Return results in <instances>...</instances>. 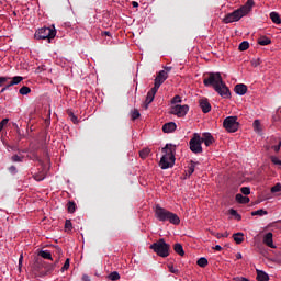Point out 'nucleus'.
<instances>
[{"label":"nucleus","mask_w":281,"mask_h":281,"mask_svg":"<svg viewBox=\"0 0 281 281\" xmlns=\"http://www.w3.org/2000/svg\"><path fill=\"white\" fill-rule=\"evenodd\" d=\"M254 4V0H247L244 5L235 9V11H233L232 13H227L226 16L223 19V22L225 24H229L240 21L241 18L246 16L251 12Z\"/></svg>","instance_id":"f257e3e1"},{"label":"nucleus","mask_w":281,"mask_h":281,"mask_svg":"<svg viewBox=\"0 0 281 281\" xmlns=\"http://www.w3.org/2000/svg\"><path fill=\"white\" fill-rule=\"evenodd\" d=\"M162 154L164 156L159 161V167L162 170L172 168L176 161V146H173L172 144H167L162 148Z\"/></svg>","instance_id":"f03ea898"},{"label":"nucleus","mask_w":281,"mask_h":281,"mask_svg":"<svg viewBox=\"0 0 281 281\" xmlns=\"http://www.w3.org/2000/svg\"><path fill=\"white\" fill-rule=\"evenodd\" d=\"M155 217L159 221V222H169L173 225H179L180 224V217L173 213L168 211L165 207H161V205L157 204L155 206Z\"/></svg>","instance_id":"7ed1b4c3"},{"label":"nucleus","mask_w":281,"mask_h":281,"mask_svg":"<svg viewBox=\"0 0 281 281\" xmlns=\"http://www.w3.org/2000/svg\"><path fill=\"white\" fill-rule=\"evenodd\" d=\"M149 249H151L160 258H167L170 255V245L165 243L164 238L153 243L149 246Z\"/></svg>","instance_id":"20e7f679"},{"label":"nucleus","mask_w":281,"mask_h":281,"mask_svg":"<svg viewBox=\"0 0 281 281\" xmlns=\"http://www.w3.org/2000/svg\"><path fill=\"white\" fill-rule=\"evenodd\" d=\"M223 79L220 72H207L203 76V85L206 87H213L214 90H218Z\"/></svg>","instance_id":"39448f33"},{"label":"nucleus","mask_w":281,"mask_h":281,"mask_svg":"<svg viewBox=\"0 0 281 281\" xmlns=\"http://www.w3.org/2000/svg\"><path fill=\"white\" fill-rule=\"evenodd\" d=\"M35 38H36V41H46L47 40L50 43V40L56 38L55 26L38 29L35 32Z\"/></svg>","instance_id":"423d86ee"},{"label":"nucleus","mask_w":281,"mask_h":281,"mask_svg":"<svg viewBox=\"0 0 281 281\" xmlns=\"http://www.w3.org/2000/svg\"><path fill=\"white\" fill-rule=\"evenodd\" d=\"M202 140H201V135L199 133H194L189 140V149L191 153L198 155L203 153V147H202Z\"/></svg>","instance_id":"0eeeda50"},{"label":"nucleus","mask_w":281,"mask_h":281,"mask_svg":"<svg viewBox=\"0 0 281 281\" xmlns=\"http://www.w3.org/2000/svg\"><path fill=\"white\" fill-rule=\"evenodd\" d=\"M237 116H227L224 120L223 126L226 128V131L235 133L236 131H238L239 127V123L237 122Z\"/></svg>","instance_id":"6e6552de"},{"label":"nucleus","mask_w":281,"mask_h":281,"mask_svg":"<svg viewBox=\"0 0 281 281\" xmlns=\"http://www.w3.org/2000/svg\"><path fill=\"white\" fill-rule=\"evenodd\" d=\"M189 110L190 108L188 104H184V105L177 104L171 108L170 113L173 115H177L178 117H184L188 114Z\"/></svg>","instance_id":"1a4fd4ad"},{"label":"nucleus","mask_w":281,"mask_h":281,"mask_svg":"<svg viewBox=\"0 0 281 281\" xmlns=\"http://www.w3.org/2000/svg\"><path fill=\"white\" fill-rule=\"evenodd\" d=\"M167 78H168V75L165 70L159 71L157 77L155 78V83L153 88L159 91V87L162 86V83L166 81Z\"/></svg>","instance_id":"9d476101"},{"label":"nucleus","mask_w":281,"mask_h":281,"mask_svg":"<svg viewBox=\"0 0 281 281\" xmlns=\"http://www.w3.org/2000/svg\"><path fill=\"white\" fill-rule=\"evenodd\" d=\"M214 91H216V93L223 99H231L232 97L231 90L227 88L224 81L222 82V85H218V89Z\"/></svg>","instance_id":"9b49d317"},{"label":"nucleus","mask_w":281,"mask_h":281,"mask_svg":"<svg viewBox=\"0 0 281 281\" xmlns=\"http://www.w3.org/2000/svg\"><path fill=\"white\" fill-rule=\"evenodd\" d=\"M11 80L12 85H19L22 80L23 77L21 76H16V77H0V88L3 87L5 83H8V81Z\"/></svg>","instance_id":"f8f14e48"},{"label":"nucleus","mask_w":281,"mask_h":281,"mask_svg":"<svg viewBox=\"0 0 281 281\" xmlns=\"http://www.w3.org/2000/svg\"><path fill=\"white\" fill-rule=\"evenodd\" d=\"M199 106L201 108L202 112L207 114L210 111H212V104H210V101L207 98H202L199 100Z\"/></svg>","instance_id":"ddd939ff"},{"label":"nucleus","mask_w":281,"mask_h":281,"mask_svg":"<svg viewBox=\"0 0 281 281\" xmlns=\"http://www.w3.org/2000/svg\"><path fill=\"white\" fill-rule=\"evenodd\" d=\"M44 269L40 271V277H46L50 273H53V271L55 270V265L53 263H47L46 261H44Z\"/></svg>","instance_id":"4468645a"},{"label":"nucleus","mask_w":281,"mask_h":281,"mask_svg":"<svg viewBox=\"0 0 281 281\" xmlns=\"http://www.w3.org/2000/svg\"><path fill=\"white\" fill-rule=\"evenodd\" d=\"M45 261L43 259H36L33 265V271H35V276L41 277V271H44Z\"/></svg>","instance_id":"2eb2a0df"},{"label":"nucleus","mask_w":281,"mask_h":281,"mask_svg":"<svg viewBox=\"0 0 281 281\" xmlns=\"http://www.w3.org/2000/svg\"><path fill=\"white\" fill-rule=\"evenodd\" d=\"M201 142L206 147H210L215 142V139H214V136H212L211 133H203L202 136H201Z\"/></svg>","instance_id":"dca6fc26"},{"label":"nucleus","mask_w":281,"mask_h":281,"mask_svg":"<svg viewBox=\"0 0 281 281\" xmlns=\"http://www.w3.org/2000/svg\"><path fill=\"white\" fill-rule=\"evenodd\" d=\"M263 244L267 246V247H270V249H276V246L273 244V234L272 233H267L265 236H263V239H262Z\"/></svg>","instance_id":"f3484780"},{"label":"nucleus","mask_w":281,"mask_h":281,"mask_svg":"<svg viewBox=\"0 0 281 281\" xmlns=\"http://www.w3.org/2000/svg\"><path fill=\"white\" fill-rule=\"evenodd\" d=\"M248 91V87L244 83H239L235 86V94L239 97H244Z\"/></svg>","instance_id":"a211bd4d"},{"label":"nucleus","mask_w":281,"mask_h":281,"mask_svg":"<svg viewBox=\"0 0 281 281\" xmlns=\"http://www.w3.org/2000/svg\"><path fill=\"white\" fill-rule=\"evenodd\" d=\"M158 93L157 88H151L146 95L145 102H147V104H151L155 100L156 94Z\"/></svg>","instance_id":"6ab92c4d"},{"label":"nucleus","mask_w":281,"mask_h":281,"mask_svg":"<svg viewBox=\"0 0 281 281\" xmlns=\"http://www.w3.org/2000/svg\"><path fill=\"white\" fill-rule=\"evenodd\" d=\"M235 201H237V203L239 204H248L250 203V198L244 196L241 193H238L237 195H235Z\"/></svg>","instance_id":"aec40b11"},{"label":"nucleus","mask_w":281,"mask_h":281,"mask_svg":"<svg viewBox=\"0 0 281 281\" xmlns=\"http://www.w3.org/2000/svg\"><path fill=\"white\" fill-rule=\"evenodd\" d=\"M38 257L53 261V255L49 250H40L37 254Z\"/></svg>","instance_id":"412c9836"},{"label":"nucleus","mask_w":281,"mask_h":281,"mask_svg":"<svg viewBox=\"0 0 281 281\" xmlns=\"http://www.w3.org/2000/svg\"><path fill=\"white\" fill-rule=\"evenodd\" d=\"M176 128H177V125H176L173 122L166 123V124L162 126V131H164L165 133H172Z\"/></svg>","instance_id":"4be33fe9"},{"label":"nucleus","mask_w":281,"mask_h":281,"mask_svg":"<svg viewBox=\"0 0 281 281\" xmlns=\"http://www.w3.org/2000/svg\"><path fill=\"white\" fill-rule=\"evenodd\" d=\"M175 252L180 257H184L186 252L183 246L180 243L175 244L173 246Z\"/></svg>","instance_id":"5701e85b"},{"label":"nucleus","mask_w":281,"mask_h":281,"mask_svg":"<svg viewBox=\"0 0 281 281\" xmlns=\"http://www.w3.org/2000/svg\"><path fill=\"white\" fill-rule=\"evenodd\" d=\"M257 281H269V276L263 270H257Z\"/></svg>","instance_id":"b1692460"},{"label":"nucleus","mask_w":281,"mask_h":281,"mask_svg":"<svg viewBox=\"0 0 281 281\" xmlns=\"http://www.w3.org/2000/svg\"><path fill=\"white\" fill-rule=\"evenodd\" d=\"M271 44V40L267 36H261L258 38V45L260 46H268Z\"/></svg>","instance_id":"393cba45"},{"label":"nucleus","mask_w":281,"mask_h":281,"mask_svg":"<svg viewBox=\"0 0 281 281\" xmlns=\"http://www.w3.org/2000/svg\"><path fill=\"white\" fill-rule=\"evenodd\" d=\"M270 19H271V21H272L274 24H281L280 15H279V13H276V11H272V12L270 13Z\"/></svg>","instance_id":"a878e982"},{"label":"nucleus","mask_w":281,"mask_h":281,"mask_svg":"<svg viewBox=\"0 0 281 281\" xmlns=\"http://www.w3.org/2000/svg\"><path fill=\"white\" fill-rule=\"evenodd\" d=\"M252 127H254V131L257 132L258 134L262 133V125L259 120L254 121Z\"/></svg>","instance_id":"bb28decb"},{"label":"nucleus","mask_w":281,"mask_h":281,"mask_svg":"<svg viewBox=\"0 0 281 281\" xmlns=\"http://www.w3.org/2000/svg\"><path fill=\"white\" fill-rule=\"evenodd\" d=\"M196 265L200 268H206L209 266V259L205 258V257H201V258L198 259Z\"/></svg>","instance_id":"cd10ccee"},{"label":"nucleus","mask_w":281,"mask_h":281,"mask_svg":"<svg viewBox=\"0 0 281 281\" xmlns=\"http://www.w3.org/2000/svg\"><path fill=\"white\" fill-rule=\"evenodd\" d=\"M233 237H234L235 243H237V245H240L245 240L243 233H235L233 235Z\"/></svg>","instance_id":"c85d7f7f"},{"label":"nucleus","mask_w":281,"mask_h":281,"mask_svg":"<svg viewBox=\"0 0 281 281\" xmlns=\"http://www.w3.org/2000/svg\"><path fill=\"white\" fill-rule=\"evenodd\" d=\"M151 153L150 148H143L142 150H139V157L142 159H146Z\"/></svg>","instance_id":"c756f323"},{"label":"nucleus","mask_w":281,"mask_h":281,"mask_svg":"<svg viewBox=\"0 0 281 281\" xmlns=\"http://www.w3.org/2000/svg\"><path fill=\"white\" fill-rule=\"evenodd\" d=\"M196 165H199V161L190 160L189 171H188L189 177L194 173Z\"/></svg>","instance_id":"7c9ffc66"},{"label":"nucleus","mask_w":281,"mask_h":281,"mask_svg":"<svg viewBox=\"0 0 281 281\" xmlns=\"http://www.w3.org/2000/svg\"><path fill=\"white\" fill-rule=\"evenodd\" d=\"M250 47V44L248 41H243L241 43H239V52H246L248 50Z\"/></svg>","instance_id":"2f4dec72"},{"label":"nucleus","mask_w":281,"mask_h":281,"mask_svg":"<svg viewBox=\"0 0 281 281\" xmlns=\"http://www.w3.org/2000/svg\"><path fill=\"white\" fill-rule=\"evenodd\" d=\"M268 212L265 209L256 210L251 212V216H265Z\"/></svg>","instance_id":"473e14b6"},{"label":"nucleus","mask_w":281,"mask_h":281,"mask_svg":"<svg viewBox=\"0 0 281 281\" xmlns=\"http://www.w3.org/2000/svg\"><path fill=\"white\" fill-rule=\"evenodd\" d=\"M31 88L30 87H27V86H23L20 90H19V93L21 94V95H29L30 93H31Z\"/></svg>","instance_id":"72a5a7b5"},{"label":"nucleus","mask_w":281,"mask_h":281,"mask_svg":"<svg viewBox=\"0 0 281 281\" xmlns=\"http://www.w3.org/2000/svg\"><path fill=\"white\" fill-rule=\"evenodd\" d=\"M67 209H68V213L72 214V213H75L77 205L75 202L69 201L67 204Z\"/></svg>","instance_id":"f704fd0d"},{"label":"nucleus","mask_w":281,"mask_h":281,"mask_svg":"<svg viewBox=\"0 0 281 281\" xmlns=\"http://www.w3.org/2000/svg\"><path fill=\"white\" fill-rule=\"evenodd\" d=\"M120 274H119V272H110V274L108 276V279L110 280V281H117V280H120Z\"/></svg>","instance_id":"c9c22d12"},{"label":"nucleus","mask_w":281,"mask_h":281,"mask_svg":"<svg viewBox=\"0 0 281 281\" xmlns=\"http://www.w3.org/2000/svg\"><path fill=\"white\" fill-rule=\"evenodd\" d=\"M23 159H24V156L22 155V156H20V155H13V156H11V161L12 162H23Z\"/></svg>","instance_id":"e433bc0d"},{"label":"nucleus","mask_w":281,"mask_h":281,"mask_svg":"<svg viewBox=\"0 0 281 281\" xmlns=\"http://www.w3.org/2000/svg\"><path fill=\"white\" fill-rule=\"evenodd\" d=\"M229 214L235 217L237 221H241V215L235 209L229 210Z\"/></svg>","instance_id":"4c0bfd02"},{"label":"nucleus","mask_w":281,"mask_h":281,"mask_svg":"<svg viewBox=\"0 0 281 281\" xmlns=\"http://www.w3.org/2000/svg\"><path fill=\"white\" fill-rule=\"evenodd\" d=\"M262 64V59L261 58H252L251 59V66L254 67V68H257V67H259L260 65Z\"/></svg>","instance_id":"58836bf2"},{"label":"nucleus","mask_w":281,"mask_h":281,"mask_svg":"<svg viewBox=\"0 0 281 281\" xmlns=\"http://www.w3.org/2000/svg\"><path fill=\"white\" fill-rule=\"evenodd\" d=\"M139 117H140L139 110L138 109H134V111H132V121H136Z\"/></svg>","instance_id":"ea45409f"},{"label":"nucleus","mask_w":281,"mask_h":281,"mask_svg":"<svg viewBox=\"0 0 281 281\" xmlns=\"http://www.w3.org/2000/svg\"><path fill=\"white\" fill-rule=\"evenodd\" d=\"M169 271L176 276H179L180 271L178 268H175L173 265L169 263L168 265Z\"/></svg>","instance_id":"a19ab883"},{"label":"nucleus","mask_w":281,"mask_h":281,"mask_svg":"<svg viewBox=\"0 0 281 281\" xmlns=\"http://www.w3.org/2000/svg\"><path fill=\"white\" fill-rule=\"evenodd\" d=\"M240 192L241 194H244L245 196H248L251 192L250 188L249 187H241L240 188Z\"/></svg>","instance_id":"79ce46f5"},{"label":"nucleus","mask_w":281,"mask_h":281,"mask_svg":"<svg viewBox=\"0 0 281 281\" xmlns=\"http://www.w3.org/2000/svg\"><path fill=\"white\" fill-rule=\"evenodd\" d=\"M68 115L74 124L78 123V119L75 116L72 111L68 110Z\"/></svg>","instance_id":"37998d69"},{"label":"nucleus","mask_w":281,"mask_h":281,"mask_svg":"<svg viewBox=\"0 0 281 281\" xmlns=\"http://www.w3.org/2000/svg\"><path fill=\"white\" fill-rule=\"evenodd\" d=\"M65 229L68 231V232H70L72 229L71 220H66Z\"/></svg>","instance_id":"c03bdc74"},{"label":"nucleus","mask_w":281,"mask_h":281,"mask_svg":"<svg viewBox=\"0 0 281 281\" xmlns=\"http://www.w3.org/2000/svg\"><path fill=\"white\" fill-rule=\"evenodd\" d=\"M69 267H70V259L67 258L64 266L61 267V271L64 272V271L68 270Z\"/></svg>","instance_id":"a18cd8bd"},{"label":"nucleus","mask_w":281,"mask_h":281,"mask_svg":"<svg viewBox=\"0 0 281 281\" xmlns=\"http://www.w3.org/2000/svg\"><path fill=\"white\" fill-rule=\"evenodd\" d=\"M33 178H35L36 181H43L46 178V176L44 173H40L33 176Z\"/></svg>","instance_id":"49530a36"},{"label":"nucleus","mask_w":281,"mask_h":281,"mask_svg":"<svg viewBox=\"0 0 281 281\" xmlns=\"http://www.w3.org/2000/svg\"><path fill=\"white\" fill-rule=\"evenodd\" d=\"M8 122H10V120L4 119L0 122V132L3 131L4 126L8 125Z\"/></svg>","instance_id":"de8ad7c7"},{"label":"nucleus","mask_w":281,"mask_h":281,"mask_svg":"<svg viewBox=\"0 0 281 281\" xmlns=\"http://www.w3.org/2000/svg\"><path fill=\"white\" fill-rule=\"evenodd\" d=\"M281 191V184L277 183L274 187L271 188V192H280Z\"/></svg>","instance_id":"09e8293b"},{"label":"nucleus","mask_w":281,"mask_h":281,"mask_svg":"<svg viewBox=\"0 0 281 281\" xmlns=\"http://www.w3.org/2000/svg\"><path fill=\"white\" fill-rule=\"evenodd\" d=\"M271 161L274 165L281 166V160L276 156L271 157Z\"/></svg>","instance_id":"8fccbe9b"},{"label":"nucleus","mask_w":281,"mask_h":281,"mask_svg":"<svg viewBox=\"0 0 281 281\" xmlns=\"http://www.w3.org/2000/svg\"><path fill=\"white\" fill-rule=\"evenodd\" d=\"M8 170L11 175H16L18 173V169H16V167H14V165H11V167H9Z\"/></svg>","instance_id":"3c124183"},{"label":"nucleus","mask_w":281,"mask_h":281,"mask_svg":"<svg viewBox=\"0 0 281 281\" xmlns=\"http://www.w3.org/2000/svg\"><path fill=\"white\" fill-rule=\"evenodd\" d=\"M181 102H182V100H181L180 95H176V97L172 99V101H171L172 104H177V103H181Z\"/></svg>","instance_id":"603ef678"},{"label":"nucleus","mask_w":281,"mask_h":281,"mask_svg":"<svg viewBox=\"0 0 281 281\" xmlns=\"http://www.w3.org/2000/svg\"><path fill=\"white\" fill-rule=\"evenodd\" d=\"M272 149H273L276 153H279L280 149H281V140H279V144H278V145L272 146Z\"/></svg>","instance_id":"864d4df0"},{"label":"nucleus","mask_w":281,"mask_h":281,"mask_svg":"<svg viewBox=\"0 0 281 281\" xmlns=\"http://www.w3.org/2000/svg\"><path fill=\"white\" fill-rule=\"evenodd\" d=\"M55 255H57L58 257L63 255V250L60 249V247L55 248Z\"/></svg>","instance_id":"5fc2aeb1"},{"label":"nucleus","mask_w":281,"mask_h":281,"mask_svg":"<svg viewBox=\"0 0 281 281\" xmlns=\"http://www.w3.org/2000/svg\"><path fill=\"white\" fill-rule=\"evenodd\" d=\"M235 281H250L249 279L247 278H244V277H237L234 279Z\"/></svg>","instance_id":"6e6d98bb"},{"label":"nucleus","mask_w":281,"mask_h":281,"mask_svg":"<svg viewBox=\"0 0 281 281\" xmlns=\"http://www.w3.org/2000/svg\"><path fill=\"white\" fill-rule=\"evenodd\" d=\"M81 281H91L90 277H88V274H83V277L81 278Z\"/></svg>","instance_id":"4d7b16f0"},{"label":"nucleus","mask_w":281,"mask_h":281,"mask_svg":"<svg viewBox=\"0 0 281 281\" xmlns=\"http://www.w3.org/2000/svg\"><path fill=\"white\" fill-rule=\"evenodd\" d=\"M14 86L12 83V81L8 82L5 86H4V89H7V91L10 89V87Z\"/></svg>","instance_id":"13d9d810"},{"label":"nucleus","mask_w":281,"mask_h":281,"mask_svg":"<svg viewBox=\"0 0 281 281\" xmlns=\"http://www.w3.org/2000/svg\"><path fill=\"white\" fill-rule=\"evenodd\" d=\"M60 262V257H58L54 263H52V266H54V268H56V266H58V263Z\"/></svg>","instance_id":"bf43d9fd"},{"label":"nucleus","mask_w":281,"mask_h":281,"mask_svg":"<svg viewBox=\"0 0 281 281\" xmlns=\"http://www.w3.org/2000/svg\"><path fill=\"white\" fill-rule=\"evenodd\" d=\"M149 105H150V103H148L147 101H145V102L143 103V108H144L145 110H148Z\"/></svg>","instance_id":"052dcab7"},{"label":"nucleus","mask_w":281,"mask_h":281,"mask_svg":"<svg viewBox=\"0 0 281 281\" xmlns=\"http://www.w3.org/2000/svg\"><path fill=\"white\" fill-rule=\"evenodd\" d=\"M222 249H223V248H222L220 245H216V246L214 247V250H215V251H218V252H221Z\"/></svg>","instance_id":"680f3d73"},{"label":"nucleus","mask_w":281,"mask_h":281,"mask_svg":"<svg viewBox=\"0 0 281 281\" xmlns=\"http://www.w3.org/2000/svg\"><path fill=\"white\" fill-rule=\"evenodd\" d=\"M139 3L137 1H132V8H138Z\"/></svg>","instance_id":"e2e57ef3"},{"label":"nucleus","mask_w":281,"mask_h":281,"mask_svg":"<svg viewBox=\"0 0 281 281\" xmlns=\"http://www.w3.org/2000/svg\"><path fill=\"white\" fill-rule=\"evenodd\" d=\"M235 258H236L237 260H240V259H243V255H241L240 252H237V255H235Z\"/></svg>","instance_id":"0e129e2a"},{"label":"nucleus","mask_w":281,"mask_h":281,"mask_svg":"<svg viewBox=\"0 0 281 281\" xmlns=\"http://www.w3.org/2000/svg\"><path fill=\"white\" fill-rule=\"evenodd\" d=\"M164 69H165L164 71H166L167 75H168V72H170L172 68L171 67H164Z\"/></svg>","instance_id":"69168bd1"},{"label":"nucleus","mask_w":281,"mask_h":281,"mask_svg":"<svg viewBox=\"0 0 281 281\" xmlns=\"http://www.w3.org/2000/svg\"><path fill=\"white\" fill-rule=\"evenodd\" d=\"M227 236H228L227 233H226V234H222V235H220V234L217 235L218 238H221V237H227Z\"/></svg>","instance_id":"338daca9"},{"label":"nucleus","mask_w":281,"mask_h":281,"mask_svg":"<svg viewBox=\"0 0 281 281\" xmlns=\"http://www.w3.org/2000/svg\"><path fill=\"white\" fill-rule=\"evenodd\" d=\"M23 262V256L21 255L20 259H19V265L21 266Z\"/></svg>","instance_id":"774afa93"}]
</instances>
